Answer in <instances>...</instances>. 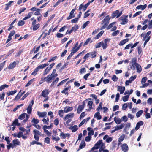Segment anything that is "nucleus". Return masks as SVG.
Here are the masks:
<instances>
[{
    "label": "nucleus",
    "mask_w": 152,
    "mask_h": 152,
    "mask_svg": "<svg viewBox=\"0 0 152 152\" xmlns=\"http://www.w3.org/2000/svg\"><path fill=\"white\" fill-rule=\"evenodd\" d=\"M17 92V91L16 90H15L13 91H10L9 92L7 93V94L8 95V96H10V95H14Z\"/></svg>",
    "instance_id": "7c9ffc66"
},
{
    "label": "nucleus",
    "mask_w": 152,
    "mask_h": 152,
    "mask_svg": "<svg viewBox=\"0 0 152 152\" xmlns=\"http://www.w3.org/2000/svg\"><path fill=\"white\" fill-rule=\"evenodd\" d=\"M79 26L78 25H75L74 26L72 27L71 30L72 31H75L78 28Z\"/></svg>",
    "instance_id": "79ce46f5"
},
{
    "label": "nucleus",
    "mask_w": 152,
    "mask_h": 152,
    "mask_svg": "<svg viewBox=\"0 0 152 152\" xmlns=\"http://www.w3.org/2000/svg\"><path fill=\"white\" fill-rule=\"evenodd\" d=\"M120 97V94L119 93H117L116 94L115 98V101L116 102H118L119 100Z\"/></svg>",
    "instance_id": "69168bd1"
},
{
    "label": "nucleus",
    "mask_w": 152,
    "mask_h": 152,
    "mask_svg": "<svg viewBox=\"0 0 152 152\" xmlns=\"http://www.w3.org/2000/svg\"><path fill=\"white\" fill-rule=\"evenodd\" d=\"M143 112V110H141L138 111L136 114V116L137 118L140 117L142 115Z\"/></svg>",
    "instance_id": "c85d7f7f"
},
{
    "label": "nucleus",
    "mask_w": 152,
    "mask_h": 152,
    "mask_svg": "<svg viewBox=\"0 0 152 152\" xmlns=\"http://www.w3.org/2000/svg\"><path fill=\"white\" fill-rule=\"evenodd\" d=\"M35 79L34 78L31 80L29 81L27 84L25 85V87H27L31 85L32 83L34 80Z\"/></svg>",
    "instance_id": "2f4dec72"
},
{
    "label": "nucleus",
    "mask_w": 152,
    "mask_h": 152,
    "mask_svg": "<svg viewBox=\"0 0 152 152\" xmlns=\"http://www.w3.org/2000/svg\"><path fill=\"white\" fill-rule=\"evenodd\" d=\"M120 31L119 30H117L113 32L112 34V35L113 36H115L117 35L119 33Z\"/></svg>",
    "instance_id": "3c124183"
},
{
    "label": "nucleus",
    "mask_w": 152,
    "mask_h": 152,
    "mask_svg": "<svg viewBox=\"0 0 152 152\" xmlns=\"http://www.w3.org/2000/svg\"><path fill=\"white\" fill-rule=\"evenodd\" d=\"M148 25L149 26L148 27V28H152V20L149 21Z\"/></svg>",
    "instance_id": "774afa93"
},
{
    "label": "nucleus",
    "mask_w": 152,
    "mask_h": 152,
    "mask_svg": "<svg viewBox=\"0 0 152 152\" xmlns=\"http://www.w3.org/2000/svg\"><path fill=\"white\" fill-rule=\"evenodd\" d=\"M33 14V12H29L28 13V15L27 16L25 17L23 19V20H26L30 18L32 15V14Z\"/></svg>",
    "instance_id": "cd10ccee"
},
{
    "label": "nucleus",
    "mask_w": 152,
    "mask_h": 152,
    "mask_svg": "<svg viewBox=\"0 0 152 152\" xmlns=\"http://www.w3.org/2000/svg\"><path fill=\"white\" fill-rule=\"evenodd\" d=\"M96 52L95 51H94V52H92L90 53H88V54H89V55L90 56H91V58H94L96 56Z\"/></svg>",
    "instance_id": "b1692460"
},
{
    "label": "nucleus",
    "mask_w": 152,
    "mask_h": 152,
    "mask_svg": "<svg viewBox=\"0 0 152 152\" xmlns=\"http://www.w3.org/2000/svg\"><path fill=\"white\" fill-rule=\"evenodd\" d=\"M33 132L35 134H37V135H40L41 134L40 131L36 129L34 130L33 131Z\"/></svg>",
    "instance_id": "37998d69"
},
{
    "label": "nucleus",
    "mask_w": 152,
    "mask_h": 152,
    "mask_svg": "<svg viewBox=\"0 0 152 152\" xmlns=\"http://www.w3.org/2000/svg\"><path fill=\"white\" fill-rule=\"evenodd\" d=\"M47 113L46 112H41L39 111H37V115L40 118L45 117Z\"/></svg>",
    "instance_id": "39448f33"
},
{
    "label": "nucleus",
    "mask_w": 152,
    "mask_h": 152,
    "mask_svg": "<svg viewBox=\"0 0 152 152\" xmlns=\"http://www.w3.org/2000/svg\"><path fill=\"white\" fill-rule=\"evenodd\" d=\"M128 107V104L127 103L124 104L122 106V109L123 110H125Z\"/></svg>",
    "instance_id": "680f3d73"
},
{
    "label": "nucleus",
    "mask_w": 152,
    "mask_h": 152,
    "mask_svg": "<svg viewBox=\"0 0 152 152\" xmlns=\"http://www.w3.org/2000/svg\"><path fill=\"white\" fill-rule=\"evenodd\" d=\"M137 62V58L135 57H134L132 58L131 61L130 63L132 64V65L130 67V68L131 69L134 70L135 69V66L136 64L138 63H136Z\"/></svg>",
    "instance_id": "7ed1b4c3"
},
{
    "label": "nucleus",
    "mask_w": 152,
    "mask_h": 152,
    "mask_svg": "<svg viewBox=\"0 0 152 152\" xmlns=\"http://www.w3.org/2000/svg\"><path fill=\"white\" fill-rule=\"evenodd\" d=\"M147 79V78L146 77H144L142 78L141 80L142 84H143L145 83Z\"/></svg>",
    "instance_id": "c03bdc74"
},
{
    "label": "nucleus",
    "mask_w": 152,
    "mask_h": 152,
    "mask_svg": "<svg viewBox=\"0 0 152 152\" xmlns=\"http://www.w3.org/2000/svg\"><path fill=\"white\" fill-rule=\"evenodd\" d=\"M119 108V106L118 105H115L114 106L113 108V111H115L116 110H118Z\"/></svg>",
    "instance_id": "338daca9"
},
{
    "label": "nucleus",
    "mask_w": 152,
    "mask_h": 152,
    "mask_svg": "<svg viewBox=\"0 0 152 152\" xmlns=\"http://www.w3.org/2000/svg\"><path fill=\"white\" fill-rule=\"evenodd\" d=\"M64 112V111L62 110H60L58 111V115L60 117H63Z\"/></svg>",
    "instance_id": "a19ab883"
},
{
    "label": "nucleus",
    "mask_w": 152,
    "mask_h": 152,
    "mask_svg": "<svg viewBox=\"0 0 152 152\" xmlns=\"http://www.w3.org/2000/svg\"><path fill=\"white\" fill-rule=\"evenodd\" d=\"M105 144L104 143H102V146L99 148V152H101L102 151H103L104 149L105 148Z\"/></svg>",
    "instance_id": "58836bf2"
},
{
    "label": "nucleus",
    "mask_w": 152,
    "mask_h": 152,
    "mask_svg": "<svg viewBox=\"0 0 152 152\" xmlns=\"http://www.w3.org/2000/svg\"><path fill=\"white\" fill-rule=\"evenodd\" d=\"M125 125L124 124H122L120 125H117L115 127V130L117 131L122 129L124 127Z\"/></svg>",
    "instance_id": "f3484780"
},
{
    "label": "nucleus",
    "mask_w": 152,
    "mask_h": 152,
    "mask_svg": "<svg viewBox=\"0 0 152 152\" xmlns=\"http://www.w3.org/2000/svg\"><path fill=\"white\" fill-rule=\"evenodd\" d=\"M56 69H54L51 74L48 75L47 77H45L43 79L44 80L48 83H50L51 80L58 76V74L56 73Z\"/></svg>",
    "instance_id": "f257e3e1"
},
{
    "label": "nucleus",
    "mask_w": 152,
    "mask_h": 152,
    "mask_svg": "<svg viewBox=\"0 0 152 152\" xmlns=\"http://www.w3.org/2000/svg\"><path fill=\"white\" fill-rule=\"evenodd\" d=\"M91 1H88L86 4L84 6V8L83 9V11H85L87 7L90 5Z\"/></svg>",
    "instance_id": "c756f323"
},
{
    "label": "nucleus",
    "mask_w": 152,
    "mask_h": 152,
    "mask_svg": "<svg viewBox=\"0 0 152 152\" xmlns=\"http://www.w3.org/2000/svg\"><path fill=\"white\" fill-rule=\"evenodd\" d=\"M86 146V142L84 140L81 141V142L79 146V149H82L85 147Z\"/></svg>",
    "instance_id": "4be33fe9"
},
{
    "label": "nucleus",
    "mask_w": 152,
    "mask_h": 152,
    "mask_svg": "<svg viewBox=\"0 0 152 152\" xmlns=\"http://www.w3.org/2000/svg\"><path fill=\"white\" fill-rule=\"evenodd\" d=\"M129 96V95H127L123 97V100L124 102L127 101L128 100V98Z\"/></svg>",
    "instance_id": "c9c22d12"
},
{
    "label": "nucleus",
    "mask_w": 152,
    "mask_h": 152,
    "mask_svg": "<svg viewBox=\"0 0 152 152\" xmlns=\"http://www.w3.org/2000/svg\"><path fill=\"white\" fill-rule=\"evenodd\" d=\"M122 14V12H119L118 10H117L113 12L112 15V18H113L116 16L117 18H118Z\"/></svg>",
    "instance_id": "20e7f679"
},
{
    "label": "nucleus",
    "mask_w": 152,
    "mask_h": 152,
    "mask_svg": "<svg viewBox=\"0 0 152 152\" xmlns=\"http://www.w3.org/2000/svg\"><path fill=\"white\" fill-rule=\"evenodd\" d=\"M114 82L117 81L118 80V78L116 77L115 75H113V77L112 78Z\"/></svg>",
    "instance_id": "de8ad7c7"
},
{
    "label": "nucleus",
    "mask_w": 152,
    "mask_h": 152,
    "mask_svg": "<svg viewBox=\"0 0 152 152\" xmlns=\"http://www.w3.org/2000/svg\"><path fill=\"white\" fill-rule=\"evenodd\" d=\"M109 15H107V16H106L105 18L102 20V23H105L108 24L109 21L110 20V18L109 17Z\"/></svg>",
    "instance_id": "4468645a"
},
{
    "label": "nucleus",
    "mask_w": 152,
    "mask_h": 152,
    "mask_svg": "<svg viewBox=\"0 0 152 152\" xmlns=\"http://www.w3.org/2000/svg\"><path fill=\"white\" fill-rule=\"evenodd\" d=\"M102 42H100L97 43L95 46L96 48H98L102 46Z\"/></svg>",
    "instance_id": "4d7b16f0"
},
{
    "label": "nucleus",
    "mask_w": 152,
    "mask_h": 152,
    "mask_svg": "<svg viewBox=\"0 0 152 152\" xmlns=\"http://www.w3.org/2000/svg\"><path fill=\"white\" fill-rule=\"evenodd\" d=\"M129 41V39L128 38L122 40L120 42L119 45L120 46H122L125 44Z\"/></svg>",
    "instance_id": "6ab92c4d"
},
{
    "label": "nucleus",
    "mask_w": 152,
    "mask_h": 152,
    "mask_svg": "<svg viewBox=\"0 0 152 152\" xmlns=\"http://www.w3.org/2000/svg\"><path fill=\"white\" fill-rule=\"evenodd\" d=\"M23 133L22 132H19L17 134V137L18 138H20L23 136Z\"/></svg>",
    "instance_id": "6e6d98bb"
},
{
    "label": "nucleus",
    "mask_w": 152,
    "mask_h": 152,
    "mask_svg": "<svg viewBox=\"0 0 152 152\" xmlns=\"http://www.w3.org/2000/svg\"><path fill=\"white\" fill-rule=\"evenodd\" d=\"M103 139L105 140L106 139V141L107 142H109L112 141L113 140L112 138L111 137H108V136L107 135H106L104 136Z\"/></svg>",
    "instance_id": "1a4fd4ad"
},
{
    "label": "nucleus",
    "mask_w": 152,
    "mask_h": 152,
    "mask_svg": "<svg viewBox=\"0 0 152 152\" xmlns=\"http://www.w3.org/2000/svg\"><path fill=\"white\" fill-rule=\"evenodd\" d=\"M102 140H99L94 145V146L93 147L91 151H93L95 149H97L101 147L102 146V143H104L102 142Z\"/></svg>",
    "instance_id": "f03ea898"
},
{
    "label": "nucleus",
    "mask_w": 152,
    "mask_h": 152,
    "mask_svg": "<svg viewBox=\"0 0 152 152\" xmlns=\"http://www.w3.org/2000/svg\"><path fill=\"white\" fill-rule=\"evenodd\" d=\"M135 69L136 68L137 72L138 73L141 72L142 70L141 66L138 64H136L135 66Z\"/></svg>",
    "instance_id": "f8f14e48"
},
{
    "label": "nucleus",
    "mask_w": 152,
    "mask_h": 152,
    "mask_svg": "<svg viewBox=\"0 0 152 152\" xmlns=\"http://www.w3.org/2000/svg\"><path fill=\"white\" fill-rule=\"evenodd\" d=\"M114 120L116 124H120L122 121L121 119L116 117H114Z\"/></svg>",
    "instance_id": "a211bd4d"
},
{
    "label": "nucleus",
    "mask_w": 152,
    "mask_h": 152,
    "mask_svg": "<svg viewBox=\"0 0 152 152\" xmlns=\"http://www.w3.org/2000/svg\"><path fill=\"white\" fill-rule=\"evenodd\" d=\"M91 40V38H88L86 40V42L84 43L83 46H85L88 45L89 42Z\"/></svg>",
    "instance_id": "864d4df0"
},
{
    "label": "nucleus",
    "mask_w": 152,
    "mask_h": 152,
    "mask_svg": "<svg viewBox=\"0 0 152 152\" xmlns=\"http://www.w3.org/2000/svg\"><path fill=\"white\" fill-rule=\"evenodd\" d=\"M73 107H68L67 108V107H65L64 109V112L65 113H67L69 112L72 111L73 110Z\"/></svg>",
    "instance_id": "dca6fc26"
},
{
    "label": "nucleus",
    "mask_w": 152,
    "mask_h": 152,
    "mask_svg": "<svg viewBox=\"0 0 152 152\" xmlns=\"http://www.w3.org/2000/svg\"><path fill=\"white\" fill-rule=\"evenodd\" d=\"M40 26V24H37L34 26L33 27V30L34 31L37 30L38 28H39Z\"/></svg>",
    "instance_id": "72a5a7b5"
},
{
    "label": "nucleus",
    "mask_w": 152,
    "mask_h": 152,
    "mask_svg": "<svg viewBox=\"0 0 152 152\" xmlns=\"http://www.w3.org/2000/svg\"><path fill=\"white\" fill-rule=\"evenodd\" d=\"M21 90H20V92L17 95L15 96V97L14 99H13V100L15 101V100L18 99H19L20 98L21 96V95L20 94H19L20 92H21Z\"/></svg>",
    "instance_id": "4c0bfd02"
},
{
    "label": "nucleus",
    "mask_w": 152,
    "mask_h": 152,
    "mask_svg": "<svg viewBox=\"0 0 152 152\" xmlns=\"http://www.w3.org/2000/svg\"><path fill=\"white\" fill-rule=\"evenodd\" d=\"M143 124V122L142 121H140L139 122L137 123L135 128V130H138L140 128V126L142 125Z\"/></svg>",
    "instance_id": "6e6552de"
},
{
    "label": "nucleus",
    "mask_w": 152,
    "mask_h": 152,
    "mask_svg": "<svg viewBox=\"0 0 152 152\" xmlns=\"http://www.w3.org/2000/svg\"><path fill=\"white\" fill-rule=\"evenodd\" d=\"M49 93L48 90L45 89L43 90L42 92V96L44 97H46V95H48Z\"/></svg>",
    "instance_id": "9d476101"
},
{
    "label": "nucleus",
    "mask_w": 152,
    "mask_h": 152,
    "mask_svg": "<svg viewBox=\"0 0 152 152\" xmlns=\"http://www.w3.org/2000/svg\"><path fill=\"white\" fill-rule=\"evenodd\" d=\"M93 103V102L92 101H90L88 102V104L89 106V108H91L92 107V105Z\"/></svg>",
    "instance_id": "052dcab7"
},
{
    "label": "nucleus",
    "mask_w": 152,
    "mask_h": 152,
    "mask_svg": "<svg viewBox=\"0 0 152 152\" xmlns=\"http://www.w3.org/2000/svg\"><path fill=\"white\" fill-rule=\"evenodd\" d=\"M137 76L136 75H134V76H132L130 77V78L129 80H130L132 82V81H133V80H134L136 78Z\"/></svg>",
    "instance_id": "13d9d810"
},
{
    "label": "nucleus",
    "mask_w": 152,
    "mask_h": 152,
    "mask_svg": "<svg viewBox=\"0 0 152 152\" xmlns=\"http://www.w3.org/2000/svg\"><path fill=\"white\" fill-rule=\"evenodd\" d=\"M74 115V113H69L66 115L65 116L64 118V120H66L70 118L73 117Z\"/></svg>",
    "instance_id": "2eb2a0df"
},
{
    "label": "nucleus",
    "mask_w": 152,
    "mask_h": 152,
    "mask_svg": "<svg viewBox=\"0 0 152 152\" xmlns=\"http://www.w3.org/2000/svg\"><path fill=\"white\" fill-rule=\"evenodd\" d=\"M104 32V31H101L99 33L96 37H95V38L96 39H99V37L102 35Z\"/></svg>",
    "instance_id": "e433bc0d"
},
{
    "label": "nucleus",
    "mask_w": 152,
    "mask_h": 152,
    "mask_svg": "<svg viewBox=\"0 0 152 152\" xmlns=\"http://www.w3.org/2000/svg\"><path fill=\"white\" fill-rule=\"evenodd\" d=\"M84 107V106L83 105H80L78 106L77 111L78 113L79 114L81 113Z\"/></svg>",
    "instance_id": "ddd939ff"
},
{
    "label": "nucleus",
    "mask_w": 152,
    "mask_h": 152,
    "mask_svg": "<svg viewBox=\"0 0 152 152\" xmlns=\"http://www.w3.org/2000/svg\"><path fill=\"white\" fill-rule=\"evenodd\" d=\"M16 65V62L15 61L9 65L8 68L10 69H13L15 66Z\"/></svg>",
    "instance_id": "412c9836"
},
{
    "label": "nucleus",
    "mask_w": 152,
    "mask_h": 152,
    "mask_svg": "<svg viewBox=\"0 0 152 152\" xmlns=\"http://www.w3.org/2000/svg\"><path fill=\"white\" fill-rule=\"evenodd\" d=\"M124 135L123 134L120 136L118 140V142H119V143H118V146H119L121 144V142L123 140L124 138Z\"/></svg>",
    "instance_id": "5701e85b"
},
{
    "label": "nucleus",
    "mask_w": 152,
    "mask_h": 152,
    "mask_svg": "<svg viewBox=\"0 0 152 152\" xmlns=\"http://www.w3.org/2000/svg\"><path fill=\"white\" fill-rule=\"evenodd\" d=\"M69 129L72 130V132H74L78 129V128L77 125H75L72 127H70Z\"/></svg>",
    "instance_id": "aec40b11"
},
{
    "label": "nucleus",
    "mask_w": 152,
    "mask_h": 152,
    "mask_svg": "<svg viewBox=\"0 0 152 152\" xmlns=\"http://www.w3.org/2000/svg\"><path fill=\"white\" fill-rule=\"evenodd\" d=\"M31 122L34 124H36L39 123V120L38 119H35L33 118L31 120Z\"/></svg>",
    "instance_id": "473e14b6"
},
{
    "label": "nucleus",
    "mask_w": 152,
    "mask_h": 152,
    "mask_svg": "<svg viewBox=\"0 0 152 152\" xmlns=\"http://www.w3.org/2000/svg\"><path fill=\"white\" fill-rule=\"evenodd\" d=\"M18 119H15L13 122L12 126H14V125L16 126L18 124Z\"/></svg>",
    "instance_id": "603ef678"
},
{
    "label": "nucleus",
    "mask_w": 152,
    "mask_h": 152,
    "mask_svg": "<svg viewBox=\"0 0 152 152\" xmlns=\"http://www.w3.org/2000/svg\"><path fill=\"white\" fill-rule=\"evenodd\" d=\"M121 120L123 121L124 122H126L128 120V118L126 116H124L121 118Z\"/></svg>",
    "instance_id": "a18cd8bd"
},
{
    "label": "nucleus",
    "mask_w": 152,
    "mask_h": 152,
    "mask_svg": "<svg viewBox=\"0 0 152 152\" xmlns=\"http://www.w3.org/2000/svg\"><path fill=\"white\" fill-rule=\"evenodd\" d=\"M79 48L77 47V48H75V49H73V47L72 48V53L74 54L75 53L77 52L79 50Z\"/></svg>",
    "instance_id": "0e129e2a"
},
{
    "label": "nucleus",
    "mask_w": 152,
    "mask_h": 152,
    "mask_svg": "<svg viewBox=\"0 0 152 152\" xmlns=\"http://www.w3.org/2000/svg\"><path fill=\"white\" fill-rule=\"evenodd\" d=\"M118 90L120 91L121 94H122L125 90V87L119 86L118 87Z\"/></svg>",
    "instance_id": "9b49d317"
},
{
    "label": "nucleus",
    "mask_w": 152,
    "mask_h": 152,
    "mask_svg": "<svg viewBox=\"0 0 152 152\" xmlns=\"http://www.w3.org/2000/svg\"><path fill=\"white\" fill-rule=\"evenodd\" d=\"M5 61H4L0 64V72L2 70L4 67L5 65Z\"/></svg>",
    "instance_id": "bf43d9fd"
},
{
    "label": "nucleus",
    "mask_w": 152,
    "mask_h": 152,
    "mask_svg": "<svg viewBox=\"0 0 152 152\" xmlns=\"http://www.w3.org/2000/svg\"><path fill=\"white\" fill-rule=\"evenodd\" d=\"M122 150L124 152H127L128 150V147L126 144H123L121 146Z\"/></svg>",
    "instance_id": "0eeeda50"
},
{
    "label": "nucleus",
    "mask_w": 152,
    "mask_h": 152,
    "mask_svg": "<svg viewBox=\"0 0 152 152\" xmlns=\"http://www.w3.org/2000/svg\"><path fill=\"white\" fill-rule=\"evenodd\" d=\"M86 72V69L85 68H81L80 70L79 73L80 74H83Z\"/></svg>",
    "instance_id": "49530a36"
},
{
    "label": "nucleus",
    "mask_w": 152,
    "mask_h": 152,
    "mask_svg": "<svg viewBox=\"0 0 152 152\" xmlns=\"http://www.w3.org/2000/svg\"><path fill=\"white\" fill-rule=\"evenodd\" d=\"M91 138V136H87L85 138V140L86 142H89L90 141Z\"/></svg>",
    "instance_id": "5fc2aeb1"
},
{
    "label": "nucleus",
    "mask_w": 152,
    "mask_h": 152,
    "mask_svg": "<svg viewBox=\"0 0 152 152\" xmlns=\"http://www.w3.org/2000/svg\"><path fill=\"white\" fill-rule=\"evenodd\" d=\"M39 69L37 67L34 70V71L32 73L31 75H35L37 74V72L39 71Z\"/></svg>",
    "instance_id": "f704fd0d"
},
{
    "label": "nucleus",
    "mask_w": 152,
    "mask_h": 152,
    "mask_svg": "<svg viewBox=\"0 0 152 152\" xmlns=\"http://www.w3.org/2000/svg\"><path fill=\"white\" fill-rule=\"evenodd\" d=\"M26 115V113H23L22 114L19 116L18 117V119L20 120H23L25 117Z\"/></svg>",
    "instance_id": "bb28decb"
},
{
    "label": "nucleus",
    "mask_w": 152,
    "mask_h": 152,
    "mask_svg": "<svg viewBox=\"0 0 152 152\" xmlns=\"http://www.w3.org/2000/svg\"><path fill=\"white\" fill-rule=\"evenodd\" d=\"M90 22L89 21H87L85 22L83 25V28H85L87 26L89 23Z\"/></svg>",
    "instance_id": "e2e57ef3"
},
{
    "label": "nucleus",
    "mask_w": 152,
    "mask_h": 152,
    "mask_svg": "<svg viewBox=\"0 0 152 152\" xmlns=\"http://www.w3.org/2000/svg\"><path fill=\"white\" fill-rule=\"evenodd\" d=\"M94 117L95 118H96L98 120L101 119L102 118L101 116L100 115V113L99 112L96 113L94 115Z\"/></svg>",
    "instance_id": "393cba45"
},
{
    "label": "nucleus",
    "mask_w": 152,
    "mask_h": 152,
    "mask_svg": "<svg viewBox=\"0 0 152 152\" xmlns=\"http://www.w3.org/2000/svg\"><path fill=\"white\" fill-rule=\"evenodd\" d=\"M44 142L47 144H49L50 143V139L48 137L45 138V139Z\"/></svg>",
    "instance_id": "09e8293b"
},
{
    "label": "nucleus",
    "mask_w": 152,
    "mask_h": 152,
    "mask_svg": "<svg viewBox=\"0 0 152 152\" xmlns=\"http://www.w3.org/2000/svg\"><path fill=\"white\" fill-rule=\"evenodd\" d=\"M13 143L14 145H19L20 144V142L19 141L18 139H14L13 141Z\"/></svg>",
    "instance_id": "a878e982"
},
{
    "label": "nucleus",
    "mask_w": 152,
    "mask_h": 152,
    "mask_svg": "<svg viewBox=\"0 0 152 152\" xmlns=\"http://www.w3.org/2000/svg\"><path fill=\"white\" fill-rule=\"evenodd\" d=\"M79 20L78 18H76L74 19H72L71 20V22L72 23H75L77 22Z\"/></svg>",
    "instance_id": "8fccbe9b"
},
{
    "label": "nucleus",
    "mask_w": 152,
    "mask_h": 152,
    "mask_svg": "<svg viewBox=\"0 0 152 152\" xmlns=\"http://www.w3.org/2000/svg\"><path fill=\"white\" fill-rule=\"evenodd\" d=\"M23 20H22L19 21L18 23V25L20 26H23L25 24V22Z\"/></svg>",
    "instance_id": "ea45409f"
},
{
    "label": "nucleus",
    "mask_w": 152,
    "mask_h": 152,
    "mask_svg": "<svg viewBox=\"0 0 152 152\" xmlns=\"http://www.w3.org/2000/svg\"><path fill=\"white\" fill-rule=\"evenodd\" d=\"M127 17L128 16H126L125 17V18H123L122 17H121L120 18L121 20L122 21V22H121L120 23L121 24L124 25L127 23L128 21V20L127 19Z\"/></svg>",
    "instance_id": "423d86ee"
}]
</instances>
